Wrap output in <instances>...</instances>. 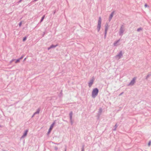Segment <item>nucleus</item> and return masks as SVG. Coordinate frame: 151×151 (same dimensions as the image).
<instances>
[{
  "instance_id": "obj_19",
  "label": "nucleus",
  "mask_w": 151,
  "mask_h": 151,
  "mask_svg": "<svg viewBox=\"0 0 151 151\" xmlns=\"http://www.w3.org/2000/svg\"><path fill=\"white\" fill-rule=\"evenodd\" d=\"M20 60L19 59H19H17V60H16V61H15V63H18L20 61Z\"/></svg>"
},
{
  "instance_id": "obj_18",
  "label": "nucleus",
  "mask_w": 151,
  "mask_h": 151,
  "mask_svg": "<svg viewBox=\"0 0 151 151\" xmlns=\"http://www.w3.org/2000/svg\"><path fill=\"white\" fill-rule=\"evenodd\" d=\"M45 17V15H43L42 17L40 20V22H41L44 19Z\"/></svg>"
},
{
  "instance_id": "obj_26",
  "label": "nucleus",
  "mask_w": 151,
  "mask_h": 151,
  "mask_svg": "<svg viewBox=\"0 0 151 151\" xmlns=\"http://www.w3.org/2000/svg\"><path fill=\"white\" fill-rule=\"evenodd\" d=\"M24 57V55H22L20 58H19V59L21 60Z\"/></svg>"
},
{
  "instance_id": "obj_16",
  "label": "nucleus",
  "mask_w": 151,
  "mask_h": 151,
  "mask_svg": "<svg viewBox=\"0 0 151 151\" xmlns=\"http://www.w3.org/2000/svg\"><path fill=\"white\" fill-rule=\"evenodd\" d=\"M151 76V73H148V75L146 76V79H147L149 77Z\"/></svg>"
},
{
  "instance_id": "obj_28",
  "label": "nucleus",
  "mask_w": 151,
  "mask_h": 151,
  "mask_svg": "<svg viewBox=\"0 0 151 151\" xmlns=\"http://www.w3.org/2000/svg\"><path fill=\"white\" fill-rule=\"evenodd\" d=\"M15 59H12L10 61V63H12L14 60Z\"/></svg>"
},
{
  "instance_id": "obj_29",
  "label": "nucleus",
  "mask_w": 151,
  "mask_h": 151,
  "mask_svg": "<svg viewBox=\"0 0 151 151\" xmlns=\"http://www.w3.org/2000/svg\"><path fill=\"white\" fill-rule=\"evenodd\" d=\"M124 92H122V93H120L119 95V96H120L121 95H122L123 93Z\"/></svg>"
},
{
  "instance_id": "obj_15",
  "label": "nucleus",
  "mask_w": 151,
  "mask_h": 151,
  "mask_svg": "<svg viewBox=\"0 0 151 151\" xmlns=\"http://www.w3.org/2000/svg\"><path fill=\"white\" fill-rule=\"evenodd\" d=\"M40 108H38L37 110V111H36L34 113V115H35L36 114H39V113H40Z\"/></svg>"
},
{
  "instance_id": "obj_33",
  "label": "nucleus",
  "mask_w": 151,
  "mask_h": 151,
  "mask_svg": "<svg viewBox=\"0 0 151 151\" xmlns=\"http://www.w3.org/2000/svg\"><path fill=\"white\" fill-rule=\"evenodd\" d=\"M55 12H56V11L55 10L54 11V12H53V14H55Z\"/></svg>"
},
{
  "instance_id": "obj_23",
  "label": "nucleus",
  "mask_w": 151,
  "mask_h": 151,
  "mask_svg": "<svg viewBox=\"0 0 151 151\" xmlns=\"http://www.w3.org/2000/svg\"><path fill=\"white\" fill-rule=\"evenodd\" d=\"M151 143V140L149 141L148 143V146H150Z\"/></svg>"
},
{
  "instance_id": "obj_25",
  "label": "nucleus",
  "mask_w": 151,
  "mask_h": 151,
  "mask_svg": "<svg viewBox=\"0 0 151 151\" xmlns=\"http://www.w3.org/2000/svg\"><path fill=\"white\" fill-rule=\"evenodd\" d=\"M55 150H58V148L57 147H55Z\"/></svg>"
},
{
  "instance_id": "obj_35",
  "label": "nucleus",
  "mask_w": 151,
  "mask_h": 151,
  "mask_svg": "<svg viewBox=\"0 0 151 151\" xmlns=\"http://www.w3.org/2000/svg\"><path fill=\"white\" fill-rule=\"evenodd\" d=\"M45 33L44 32V34L42 35V36L43 37L44 36V35H45Z\"/></svg>"
},
{
  "instance_id": "obj_8",
  "label": "nucleus",
  "mask_w": 151,
  "mask_h": 151,
  "mask_svg": "<svg viewBox=\"0 0 151 151\" xmlns=\"http://www.w3.org/2000/svg\"><path fill=\"white\" fill-rule=\"evenodd\" d=\"M28 131V129H27L24 132V134H23L22 136L21 137V139L24 138L26 136L27 134V132Z\"/></svg>"
},
{
  "instance_id": "obj_32",
  "label": "nucleus",
  "mask_w": 151,
  "mask_h": 151,
  "mask_svg": "<svg viewBox=\"0 0 151 151\" xmlns=\"http://www.w3.org/2000/svg\"><path fill=\"white\" fill-rule=\"evenodd\" d=\"M22 0H19V1L18 2V3H20L22 1Z\"/></svg>"
},
{
  "instance_id": "obj_12",
  "label": "nucleus",
  "mask_w": 151,
  "mask_h": 151,
  "mask_svg": "<svg viewBox=\"0 0 151 151\" xmlns=\"http://www.w3.org/2000/svg\"><path fill=\"white\" fill-rule=\"evenodd\" d=\"M57 46H58V45H52L49 47L48 48L47 50H49L50 49H51L53 48H55Z\"/></svg>"
},
{
  "instance_id": "obj_37",
  "label": "nucleus",
  "mask_w": 151,
  "mask_h": 151,
  "mask_svg": "<svg viewBox=\"0 0 151 151\" xmlns=\"http://www.w3.org/2000/svg\"><path fill=\"white\" fill-rule=\"evenodd\" d=\"M26 59V58H25L24 59V60H25Z\"/></svg>"
},
{
  "instance_id": "obj_27",
  "label": "nucleus",
  "mask_w": 151,
  "mask_h": 151,
  "mask_svg": "<svg viewBox=\"0 0 151 151\" xmlns=\"http://www.w3.org/2000/svg\"><path fill=\"white\" fill-rule=\"evenodd\" d=\"M22 22H20L19 23V27L21 26V25H22Z\"/></svg>"
},
{
  "instance_id": "obj_6",
  "label": "nucleus",
  "mask_w": 151,
  "mask_h": 151,
  "mask_svg": "<svg viewBox=\"0 0 151 151\" xmlns=\"http://www.w3.org/2000/svg\"><path fill=\"white\" fill-rule=\"evenodd\" d=\"M73 114L72 111L70 112L69 113L70 119V123H71V125H72L73 124V122L72 121Z\"/></svg>"
},
{
  "instance_id": "obj_11",
  "label": "nucleus",
  "mask_w": 151,
  "mask_h": 151,
  "mask_svg": "<svg viewBox=\"0 0 151 151\" xmlns=\"http://www.w3.org/2000/svg\"><path fill=\"white\" fill-rule=\"evenodd\" d=\"M114 14V11H113L111 14L109 19V22H110L111 19Z\"/></svg>"
},
{
  "instance_id": "obj_2",
  "label": "nucleus",
  "mask_w": 151,
  "mask_h": 151,
  "mask_svg": "<svg viewBox=\"0 0 151 151\" xmlns=\"http://www.w3.org/2000/svg\"><path fill=\"white\" fill-rule=\"evenodd\" d=\"M101 23V17H99V20L98 22V24L97 26V30L98 32H99L100 30Z\"/></svg>"
},
{
  "instance_id": "obj_14",
  "label": "nucleus",
  "mask_w": 151,
  "mask_h": 151,
  "mask_svg": "<svg viewBox=\"0 0 151 151\" xmlns=\"http://www.w3.org/2000/svg\"><path fill=\"white\" fill-rule=\"evenodd\" d=\"M120 41V39H119L114 42V45L115 46H117L118 45L117 43Z\"/></svg>"
},
{
  "instance_id": "obj_22",
  "label": "nucleus",
  "mask_w": 151,
  "mask_h": 151,
  "mask_svg": "<svg viewBox=\"0 0 151 151\" xmlns=\"http://www.w3.org/2000/svg\"><path fill=\"white\" fill-rule=\"evenodd\" d=\"M107 32H105L104 33V38L106 39V35L107 34Z\"/></svg>"
},
{
  "instance_id": "obj_31",
  "label": "nucleus",
  "mask_w": 151,
  "mask_h": 151,
  "mask_svg": "<svg viewBox=\"0 0 151 151\" xmlns=\"http://www.w3.org/2000/svg\"><path fill=\"white\" fill-rule=\"evenodd\" d=\"M52 143H53L55 144H56V145H59V143H54L53 142H52Z\"/></svg>"
},
{
  "instance_id": "obj_13",
  "label": "nucleus",
  "mask_w": 151,
  "mask_h": 151,
  "mask_svg": "<svg viewBox=\"0 0 151 151\" xmlns=\"http://www.w3.org/2000/svg\"><path fill=\"white\" fill-rule=\"evenodd\" d=\"M108 29V25L107 24H106L105 25V32H107Z\"/></svg>"
},
{
  "instance_id": "obj_21",
  "label": "nucleus",
  "mask_w": 151,
  "mask_h": 151,
  "mask_svg": "<svg viewBox=\"0 0 151 151\" xmlns=\"http://www.w3.org/2000/svg\"><path fill=\"white\" fill-rule=\"evenodd\" d=\"M142 29L141 27H140L139 28H138L137 30V31L138 32H139L140 31V30H142Z\"/></svg>"
},
{
  "instance_id": "obj_4",
  "label": "nucleus",
  "mask_w": 151,
  "mask_h": 151,
  "mask_svg": "<svg viewBox=\"0 0 151 151\" xmlns=\"http://www.w3.org/2000/svg\"><path fill=\"white\" fill-rule=\"evenodd\" d=\"M123 56V53L122 51H120L119 53L115 56V58L117 60H119Z\"/></svg>"
},
{
  "instance_id": "obj_30",
  "label": "nucleus",
  "mask_w": 151,
  "mask_h": 151,
  "mask_svg": "<svg viewBox=\"0 0 151 151\" xmlns=\"http://www.w3.org/2000/svg\"><path fill=\"white\" fill-rule=\"evenodd\" d=\"M145 7H147L148 6V5H147V4H145Z\"/></svg>"
},
{
  "instance_id": "obj_10",
  "label": "nucleus",
  "mask_w": 151,
  "mask_h": 151,
  "mask_svg": "<svg viewBox=\"0 0 151 151\" xmlns=\"http://www.w3.org/2000/svg\"><path fill=\"white\" fill-rule=\"evenodd\" d=\"M136 79V78L134 77V78L130 82L129 85H133L134 84L135 82V80Z\"/></svg>"
},
{
  "instance_id": "obj_7",
  "label": "nucleus",
  "mask_w": 151,
  "mask_h": 151,
  "mask_svg": "<svg viewBox=\"0 0 151 151\" xmlns=\"http://www.w3.org/2000/svg\"><path fill=\"white\" fill-rule=\"evenodd\" d=\"M55 124V122H54L51 125V126L50 127V128L49 129L48 131L47 132L48 134H49L50 133V132L51 131L52 129Z\"/></svg>"
},
{
  "instance_id": "obj_1",
  "label": "nucleus",
  "mask_w": 151,
  "mask_h": 151,
  "mask_svg": "<svg viewBox=\"0 0 151 151\" xmlns=\"http://www.w3.org/2000/svg\"><path fill=\"white\" fill-rule=\"evenodd\" d=\"M99 92V89L97 88H95L93 89L92 92V98H94L97 95Z\"/></svg>"
},
{
  "instance_id": "obj_3",
  "label": "nucleus",
  "mask_w": 151,
  "mask_h": 151,
  "mask_svg": "<svg viewBox=\"0 0 151 151\" xmlns=\"http://www.w3.org/2000/svg\"><path fill=\"white\" fill-rule=\"evenodd\" d=\"M125 31V28L124 27L123 25H122L120 29H119V35L120 36H122L123 34V33Z\"/></svg>"
},
{
  "instance_id": "obj_20",
  "label": "nucleus",
  "mask_w": 151,
  "mask_h": 151,
  "mask_svg": "<svg viewBox=\"0 0 151 151\" xmlns=\"http://www.w3.org/2000/svg\"><path fill=\"white\" fill-rule=\"evenodd\" d=\"M27 37H23V42L25 41L26 40L27 38Z\"/></svg>"
},
{
  "instance_id": "obj_38",
  "label": "nucleus",
  "mask_w": 151,
  "mask_h": 151,
  "mask_svg": "<svg viewBox=\"0 0 151 151\" xmlns=\"http://www.w3.org/2000/svg\"><path fill=\"white\" fill-rule=\"evenodd\" d=\"M66 151V149H65V151Z\"/></svg>"
},
{
  "instance_id": "obj_36",
  "label": "nucleus",
  "mask_w": 151,
  "mask_h": 151,
  "mask_svg": "<svg viewBox=\"0 0 151 151\" xmlns=\"http://www.w3.org/2000/svg\"><path fill=\"white\" fill-rule=\"evenodd\" d=\"M35 115H34V114L32 115V117H33Z\"/></svg>"
},
{
  "instance_id": "obj_39",
  "label": "nucleus",
  "mask_w": 151,
  "mask_h": 151,
  "mask_svg": "<svg viewBox=\"0 0 151 151\" xmlns=\"http://www.w3.org/2000/svg\"><path fill=\"white\" fill-rule=\"evenodd\" d=\"M0 127H1V126L0 125Z\"/></svg>"
},
{
  "instance_id": "obj_34",
  "label": "nucleus",
  "mask_w": 151,
  "mask_h": 151,
  "mask_svg": "<svg viewBox=\"0 0 151 151\" xmlns=\"http://www.w3.org/2000/svg\"><path fill=\"white\" fill-rule=\"evenodd\" d=\"M38 0H34V2H35V1H38Z\"/></svg>"
},
{
  "instance_id": "obj_5",
  "label": "nucleus",
  "mask_w": 151,
  "mask_h": 151,
  "mask_svg": "<svg viewBox=\"0 0 151 151\" xmlns=\"http://www.w3.org/2000/svg\"><path fill=\"white\" fill-rule=\"evenodd\" d=\"M102 111V109L101 108H99L97 114V119H99L100 117V115H101Z\"/></svg>"
},
{
  "instance_id": "obj_24",
  "label": "nucleus",
  "mask_w": 151,
  "mask_h": 151,
  "mask_svg": "<svg viewBox=\"0 0 151 151\" xmlns=\"http://www.w3.org/2000/svg\"><path fill=\"white\" fill-rule=\"evenodd\" d=\"M84 145H83V146H82V148L81 151H84Z\"/></svg>"
},
{
  "instance_id": "obj_17",
  "label": "nucleus",
  "mask_w": 151,
  "mask_h": 151,
  "mask_svg": "<svg viewBox=\"0 0 151 151\" xmlns=\"http://www.w3.org/2000/svg\"><path fill=\"white\" fill-rule=\"evenodd\" d=\"M117 127H118V126L117 125V124H116L114 126V128L113 129V130L116 131V129Z\"/></svg>"
},
{
  "instance_id": "obj_9",
  "label": "nucleus",
  "mask_w": 151,
  "mask_h": 151,
  "mask_svg": "<svg viewBox=\"0 0 151 151\" xmlns=\"http://www.w3.org/2000/svg\"><path fill=\"white\" fill-rule=\"evenodd\" d=\"M94 81L93 79L90 80L89 82L88 83V86L89 87H91L93 84Z\"/></svg>"
}]
</instances>
